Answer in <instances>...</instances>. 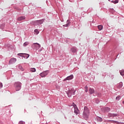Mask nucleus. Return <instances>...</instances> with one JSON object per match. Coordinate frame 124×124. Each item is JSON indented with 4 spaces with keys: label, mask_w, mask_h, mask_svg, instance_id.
<instances>
[{
    "label": "nucleus",
    "mask_w": 124,
    "mask_h": 124,
    "mask_svg": "<svg viewBox=\"0 0 124 124\" xmlns=\"http://www.w3.org/2000/svg\"><path fill=\"white\" fill-rule=\"evenodd\" d=\"M90 116V110H89V108L87 107H84L83 113V117L85 119H88L89 116Z\"/></svg>",
    "instance_id": "nucleus-1"
},
{
    "label": "nucleus",
    "mask_w": 124,
    "mask_h": 124,
    "mask_svg": "<svg viewBox=\"0 0 124 124\" xmlns=\"http://www.w3.org/2000/svg\"><path fill=\"white\" fill-rule=\"evenodd\" d=\"M14 87L16 91H20L21 90V87H22V83L20 82H16L14 83Z\"/></svg>",
    "instance_id": "nucleus-2"
},
{
    "label": "nucleus",
    "mask_w": 124,
    "mask_h": 124,
    "mask_svg": "<svg viewBox=\"0 0 124 124\" xmlns=\"http://www.w3.org/2000/svg\"><path fill=\"white\" fill-rule=\"evenodd\" d=\"M72 106H73L74 108L75 114H76V115L79 114L80 113V111H79V109H78V108H77V106H76V104H74V103H73Z\"/></svg>",
    "instance_id": "nucleus-3"
},
{
    "label": "nucleus",
    "mask_w": 124,
    "mask_h": 124,
    "mask_svg": "<svg viewBox=\"0 0 124 124\" xmlns=\"http://www.w3.org/2000/svg\"><path fill=\"white\" fill-rule=\"evenodd\" d=\"M68 97H71V95H74L75 94V90L74 89H72L69 90L68 93H67Z\"/></svg>",
    "instance_id": "nucleus-4"
},
{
    "label": "nucleus",
    "mask_w": 124,
    "mask_h": 124,
    "mask_svg": "<svg viewBox=\"0 0 124 124\" xmlns=\"http://www.w3.org/2000/svg\"><path fill=\"white\" fill-rule=\"evenodd\" d=\"M32 46H33V47H35L36 50H38V49H39V48L41 47V46L37 43H33Z\"/></svg>",
    "instance_id": "nucleus-5"
},
{
    "label": "nucleus",
    "mask_w": 124,
    "mask_h": 124,
    "mask_svg": "<svg viewBox=\"0 0 124 124\" xmlns=\"http://www.w3.org/2000/svg\"><path fill=\"white\" fill-rule=\"evenodd\" d=\"M47 75H48V72L47 71H44L43 73H41L40 74V76H41V77H46V76H47Z\"/></svg>",
    "instance_id": "nucleus-6"
},
{
    "label": "nucleus",
    "mask_w": 124,
    "mask_h": 124,
    "mask_svg": "<svg viewBox=\"0 0 124 124\" xmlns=\"http://www.w3.org/2000/svg\"><path fill=\"white\" fill-rule=\"evenodd\" d=\"M43 22H44V19L36 20L34 21V23L37 25H41V24H43Z\"/></svg>",
    "instance_id": "nucleus-7"
},
{
    "label": "nucleus",
    "mask_w": 124,
    "mask_h": 124,
    "mask_svg": "<svg viewBox=\"0 0 124 124\" xmlns=\"http://www.w3.org/2000/svg\"><path fill=\"white\" fill-rule=\"evenodd\" d=\"M17 55H18V56H19L20 57H25V56H27L26 58H29V57H30V55L26 54V53H19Z\"/></svg>",
    "instance_id": "nucleus-8"
},
{
    "label": "nucleus",
    "mask_w": 124,
    "mask_h": 124,
    "mask_svg": "<svg viewBox=\"0 0 124 124\" xmlns=\"http://www.w3.org/2000/svg\"><path fill=\"white\" fill-rule=\"evenodd\" d=\"M17 60L16 59V58H11V60L9 61V63L10 64H12V63H14L15 62H16Z\"/></svg>",
    "instance_id": "nucleus-9"
},
{
    "label": "nucleus",
    "mask_w": 124,
    "mask_h": 124,
    "mask_svg": "<svg viewBox=\"0 0 124 124\" xmlns=\"http://www.w3.org/2000/svg\"><path fill=\"white\" fill-rule=\"evenodd\" d=\"M25 19H26L25 16H19L17 18V21H23V20H25Z\"/></svg>",
    "instance_id": "nucleus-10"
},
{
    "label": "nucleus",
    "mask_w": 124,
    "mask_h": 124,
    "mask_svg": "<svg viewBox=\"0 0 124 124\" xmlns=\"http://www.w3.org/2000/svg\"><path fill=\"white\" fill-rule=\"evenodd\" d=\"M73 75H72L70 76L67 77L66 78L64 79V81H66V80H72V78H73Z\"/></svg>",
    "instance_id": "nucleus-11"
},
{
    "label": "nucleus",
    "mask_w": 124,
    "mask_h": 124,
    "mask_svg": "<svg viewBox=\"0 0 124 124\" xmlns=\"http://www.w3.org/2000/svg\"><path fill=\"white\" fill-rule=\"evenodd\" d=\"M71 51L73 53H76L77 52V48L76 47H72L71 49Z\"/></svg>",
    "instance_id": "nucleus-12"
},
{
    "label": "nucleus",
    "mask_w": 124,
    "mask_h": 124,
    "mask_svg": "<svg viewBox=\"0 0 124 124\" xmlns=\"http://www.w3.org/2000/svg\"><path fill=\"white\" fill-rule=\"evenodd\" d=\"M89 93L92 94L93 93H94V90H93V89L92 88H90L89 90Z\"/></svg>",
    "instance_id": "nucleus-13"
},
{
    "label": "nucleus",
    "mask_w": 124,
    "mask_h": 124,
    "mask_svg": "<svg viewBox=\"0 0 124 124\" xmlns=\"http://www.w3.org/2000/svg\"><path fill=\"white\" fill-rule=\"evenodd\" d=\"M109 122H110V123H114V124H124H124L121 123H120V122H119L114 121H113V120H110V121H109Z\"/></svg>",
    "instance_id": "nucleus-14"
},
{
    "label": "nucleus",
    "mask_w": 124,
    "mask_h": 124,
    "mask_svg": "<svg viewBox=\"0 0 124 124\" xmlns=\"http://www.w3.org/2000/svg\"><path fill=\"white\" fill-rule=\"evenodd\" d=\"M30 70L31 72H35L36 71V70L34 68H31L30 69Z\"/></svg>",
    "instance_id": "nucleus-15"
},
{
    "label": "nucleus",
    "mask_w": 124,
    "mask_h": 124,
    "mask_svg": "<svg viewBox=\"0 0 124 124\" xmlns=\"http://www.w3.org/2000/svg\"><path fill=\"white\" fill-rule=\"evenodd\" d=\"M104 109L106 112H109V111L110 110V108H104Z\"/></svg>",
    "instance_id": "nucleus-16"
},
{
    "label": "nucleus",
    "mask_w": 124,
    "mask_h": 124,
    "mask_svg": "<svg viewBox=\"0 0 124 124\" xmlns=\"http://www.w3.org/2000/svg\"><path fill=\"white\" fill-rule=\"evenodd\" d=\"M98 29L99 31H101L103 29V26L102 25H99L98 26Z\"/></svg>",
    "instance_id": "nucleus-17"
},
{
    "label": "nucleus",
    "mask_w": 124,
    "mask_h": 124,
    "mask_svg": "<svg viewBox=\"0 0 124 124\" xmlns=\"http://www.w3.org/2000/svg\"><path fill=\"white\" fill-rule=\"evenodd\" d=\"M29 44H30L29 42H26L23 44V46H24V47H26V46H28Z\"/></svg>",
    "instance_id": "nucleus-18"
},
{
    "label": "nucleus",
    "mask_w": 124,
    "mask_h": 124,
    "mask_svg": "<svg viewBox=\"0 0 124 124\" xmlns=\"http://www.w3.org/2000/svg\"><path fill=\"white\" fill-rule=\"evenodd\" d=\"M35 34H38L39 33V31L38 30L36 29L34 30Z\"/></svg>",
    "instance_id": "nucleus-19"
},
{
    "label": "nucleus",
    "mask_w": 124,
    "mask_h": 124,
    "mask_svg": "<svg viewBox=\"0 0 124 124\" xmlns=\"http://www.w3.org/2000/svg\"><path fill=\"white\" fill-rule=\"evenodd\" d=\"M67 22L68 23L65 25H64L63 27H68V26H69V20H67Z\"/></svg>",
    "instance_id": "nucleus-20"
},
{
    "label": "nucleus",
    "mask_w": 124,
    "mask_h": 124,
    "mask_svg": "<svg viewBox=\"0 0 124 124\" xmlns=\"http://www.w3.org/2000/svg\"><path fill=\"white\" fill-rule=\"evenodd\" d=\"M120 74L122 75V76H124V70H122L120 72Z\"/></svg>",
    "instance_id": "nucleus-21"
},
{
    "label": "nucleus",
    "mask_w": 124,
    "mask_h": 124,
    "mask_svg": "<svg viewBox=\"0 0 124 124\" xmlns=\"http://www.w3.org/2000/svg\"><path fill=\"white\" fill-rule=\"evenodd\" d=\"M85 89V92H86V93H88V86H85L84 87Z\"/></svg>",
    "instance_id": "nucleus-22"
},
{
    "label": "nucleus",
    "mask_w": 124,
    "mask_h": 124,
    "mask_svg": "<svg viewBox=\"0 0 124 124\" xmlns=\"http://www.w3.org/2000/svg\"><path fill=\"white\" fill-rule=\"evenodd\" d=\"M119 88H122V87H123V83H122V82H120V83H119Z\"/></svg>",
    "instance_id": "nucleus-23"
},
{
    "label": "nucleus",
    "mask_w": 124,
    "mask_h": 124,
    "mask_svg": "<svg viewBox=\"0 0 124 124\" xmlns=\"http://www.w3.org/2000/svg\"><path fill=\"white\" fill-rule=\"evenodd\" d=\"M111 116H112V117H116V116L119 117V114H111Z\"/></svg>",
    "instance_id": "nucleus-24"
},
{
    "label": "nucleus",
    "mask_w": 124,
    "mask_h": 124,
    "mask_svg": "<svg viewBox=\"0 0 124 124\" xmlns=\"http://www.w3.org/2000/svg\"><path fill=\"white\" fill-rule=\"evenodd\" d=\"M118 2H119V0H115L114 2V3L115 4H116V3H118Z\"/></svg>",
    "instance_id": "nucleus-25"
},
{
    "label": "nucleus",
    "mask_w": 124,
    "mask_h": 124,
    "mask_svg": "<svg viewBox=\"0 0 124 124\" xmlns=\"http://www.w3.org/2000/svg\"><path fill=\"white\" fill-rule=\"evenodd\" d=\"M120 98H121V97L117 96V97H116V100H120Z\"/></svg>",
    "instance_id": "nucleus-26"
},
{
    "label": "nucleus",
    "mask_w": 124,
    "mask_h": 124,
    "mask_svg": "<svg viewBox=\"0 0 124 124\" xmlns=\"http://www.w3.org/2000/svg\"><path fill=\"white\" fill-rule=\"evenodd\" d=\"M24 124V123L23 121H20L19 123V124Z\"/></svg>",
    "instance_id": "nucleus-27"
},
{
    "label": "nucleus",
    "mask_w": 124,
    "mask_h": 124,
    "mask_svg": "<svg viewBox=\"0 0 124 124\" xmlns=\"http://www.w3.org/2000/svg\"><path fill=\"white\" fill-rule=\"evenodd\" d=\"M0 88H2V83H0Z\"/></svg>",
    "instance_id": "nucleus-28"
},
{
    "label": "nucleus",
    "mask_w": 124,
    "mask_h": 124,
    "mask_svg": "<svg viewBox=\"0 0 124 124\" xmlns=\"http://www.w3.org/2000/svg\"><path fill=\"white\" fill-rule=\"evenodd\" d=\"M25 59H28V58H27V55H25Z\"/></svg>",
    "instance_id": "nucleus-29"
},
{
    "label": "nucleus",
    "mask_w": 124,
    "mask_h": 124,
    "mask_svg": "<svg viewBox=\"0 0 124 124\" xmlns=\"http://www.w3.org/2000/svg\"><path fill=\"white\" fill-rule=\"evenodd\" d=\"M114 1H111V2H113V3H114Z\"/></svg>",
    "instance_id": "nucleus-30"
},
{
    "label": "nucleus",
    "mask_w": 124,
    "mask_h": 124,
    "mask_svg": "<svg viewBox=\"0 0 124 124\" xmlns=\"http://www.w3.org/2000/svg\"><path fill=\"white\" fill-rule=\"evenodd\" d=\"M100 122H101V121H102L101 118H100Z\"/></svg>",
    "instance_id": "nucleus-31"
},
{
    "label": "nucleus",
    "mask_w": 124,
    "mask_h": 124,
    "mask_svg": "<svg viewBox=\"0 0 124 124\" xmlns=\"http://www.w3.org/2000/svg\"><path fill=\"white\" fill-rule=\"evenodd\" d=\"M123 104H124V101L123 102Z\"/></svg>",
    "instance_id": "nucleus-32"
},
{
    "label": "nucleus",
    "mask_w": 124,
    "mask_h": 124,
    "mask_svg": "<svg viewBox=\"0 0 124 124\" xmlns=\"http://www.w3.org/2000/svg\"><path fill=\"white\" fill-rule=\"evenodd\" d=\"M109 1H110V0H108Z\"/></svg>",
    "instance_id": "nucleus-33"
}]
</instances>
